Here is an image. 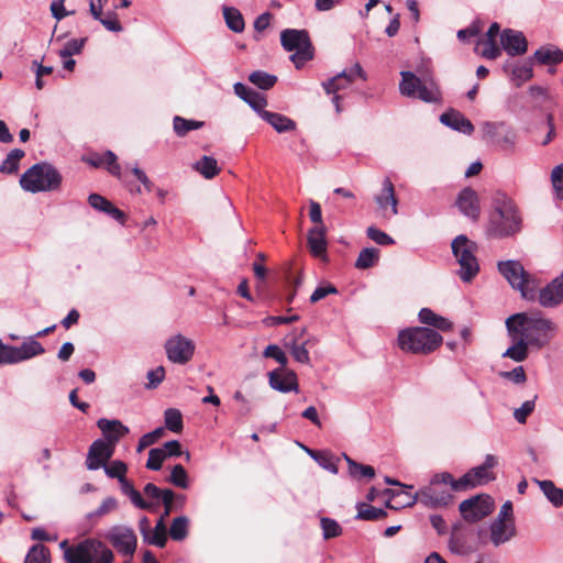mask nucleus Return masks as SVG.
<instances>
[{
    "label": "nucleus",
    "instance_id": "33",
    "mask_svg": "<svg viewBox=\"0 0 563 563\" xmlns=\"http://www.w3.org/2000/svg\"><path fill=\"white\" fill-rule=\"evenodd\" d=\"M534 58L543 65H555L563 60V52L552 46H543L534 52Z\"/></svg>",
    "mask_w": 563,
    "mask_h": 563
},
{
    "label": "nucleus",
    "instance_id": "1",
    "mask_svg": "<svg viewBox=\"0 0 563 563\" xmlns=\"http://www.w3.org/2000/svg\"><path fill=\"white\" fill-rule=\"evenodd\" d=\"M505 324L512 344L503 353V357L518 363L528 358L530 349H544L559 333V324L540 311L514 313Z\"/></svg>",
    "mask_w": 563,
    "mask_h": 563
},
{
    "label": "nucleus",
    "instance_id": "12",
    "mask_svg": "<svg viewBox=\"0 0 563 563\" xmlns=\"http://www.w3.org/2000/svg\"><path fill=\"white\" fill-rule=\"evenodd\" d=\"M356 77L365 79V74L360 64H355L353 67L342 70L340 74L322 84L327 93H334L332 102L338 113L341 112V97L338 95V92L340 90L346 89L355 80Z\"/></svg>",
    "mask_w": 563,
    "mask_h": 563
},
{
    "label": "nucleus",
    "instance_id": "9",
    "mask_svg": "<svg viewBox=\"0 0 563 563\" xmlns=\"http://www.w3.org/2000/svg\"><path fill=\"white\" fill-rule=\"evenodd\" d=\"M452 500V495L445 489H440L437 484L430 481V484L420 490L415 496H407V500L399 501L397 507H411L417 503L422 504L429 508H438L446 506Z\"/></svg>",
    "mask_w": 563,
    "mask_h": 563
},
{
    "label": "nucleus",
    "instance_id": "15",
    "mask_svg": "<svg viewBox=\"0 0 563 563\" xmlns=\"http://www.w3.org/2000/svg\"><path fill=\"white\" fill-rule=\"evenodd\" d=\"M459 510L466 521L476 522L492 512L493 501L487 495H478L463 500Z\"/></svg>",
    "mask_w": 563,
    "mask_h": 563
},
{
    "label": "nucleus",
    "instance_id": "19",
    "mask_svg": "<svg viewBox=\"0 0 563 563\" xmlns=\"http://www.w3.org/2000/svg\"><path fill=\"white\" fill-rule=\"evenodd\" d=\"M325 225H314L308 231L307 243L308 249L312 256L320 258L323 262L328 261L327 247L328 242L325 239Z\"/></svg>",
    "mask_w": 563,
    "mask_h": 563
},
{
    "label": "nucleus",
    "instance_id": "54",
    "mask_svg": "<svg viewBox=\"0 0 563 563\" xmlns=\"http://www.w3.org/2000/svg\"><path fill=\"white\" fill-rule=\"evenodd\" d=\"M264 357L274 358L280 364L279 368H286V365L288 363V358L284 351L276 344H269L266 346V349L263 352Z\"/></svg>",
    "mask_w": 563,
    "mask_h": 563
},
{
    "label": "nucleus",
    "instance_id": "38",
    "mask_svg": "<svg viewBox=\"0 0 563 563\" xmlns=\"http://www.w3.org/2000/svg\"><path fill=\"white\" fill-rule=\"evenodd\" d=\"M476 52L487 59H496L500 55V48L497 46L496 41L484 36L478 40Z\"/></svg>",
    "mask_w": 563,
    "mask_h": 563
},
{
    "label": "nucleus",
    "instance_id": "42",
    "mask_svg": "<svg viewBox=\"0 0 563 563\" xmlns=\"http://www.w3.org/2000/svg\"><path fill=\"white\" fill-rule=\"evenodd\" d=\"M164 422L165 427L172 432L179 433L184 428L183 415L180 410L176 408H168L165 410Z\"/></svg>",
    "mask_w": 563,
    "mask_h": 563
},
{
    "label": "nucleus",
    "instance_id": "49",
    "mask_svg": "<svg viewBox=\"0 0 563 563\" xmlns=\"http://www.w3.org/2000/svg\"><path fill=\"white\" fill-rule=\"evenodd\" d=\"M168 481L173 485L184 488V489L189 486L187 472L184 468V466L180 464H177L173 467Z\"/></svg>",
    "mask_w": 563,
    "mask_h": 563
},
{
    "label": "nucleus",
    "instance_id": "41",
    "mask_svg": "<svg viewBox=\"0 0 563 563\" xmlns=\"http://www.w3.org/2000/svg\"><path fill=\"white\" fill-rule=\"evenodd\" d=\"M203 124L202 121L188 120L179 115H176L173 120V128L178 136H185L188 132L202 128Z\"/></svg>",
    "mask_w": 563,
    "mask_h": 563
},
{
    "label": "nucleus",
    "instance_id": "30",
    "mask_svg": "<svg viewBox=\"0 0 563 563\" xmlns=\"http://www.w3.org/2000/svg\"><path fill=\"white\" fill-rule=\"evenodd\" d=\"M121 492L128 496L131 503L140 509L151 510L154 506L153 503L146 501L142 495L133 487V485L126 479V477H122L119 479Z\"/></svg>",
    "mask_w": 563,
    "mask_h": 563
},
{
    "label": "nucleus",
    "instance_id": "31",
    "mask_svg": "<svg viewBox=\"0 0 563 563\" xmlns=\"http://www.w3.org/2000/svg\"><path fill=\"white\" fill-rule=\"evenodd\" d=\"M418 317L421 323L431 325L441 331H448L452 328V322L450 320L437 314L429 308H422L419 311Z\"/></svg>",
    "mask_w": 563,
    "mask_h": 563
},
{
    "label": "nucleus",
    "instance_id": "29",
    "mask_svg": "<svg viewBox=\"0 0 563 563\" xmlns=\"http://www.w3.org/2000/svg\"><path fill=\"white\" fill-rule=\"evenodd\" d=\"M19 363L42 355L45 352L43 345L35 340V336H29L21 346H15Z\"/></svg>",
    "mask_w": 563,
    "mask_h": 563
},
{
    "label": "nucleus",
    "instance_id": "8",
    "mask_svg": "<svg viewBox=\"0 0 563 563\" xmlns=\"http://www.w3.org/2000/svg\"><path fill=\"white\" fill-rule=\"evenodd\" d=\"M282 46L287 52H294L290 60L300 68L313 56L311 42L306 30L286 29L280 33Z\"/></svg>",
    "mask_w": 563,
    "mask_h": 563
},
{
    "label": "nucleus",
    "instance_id": "5",
    "mask_svg": "<svg viewBox=\"0 0 563 563\" xmlns=\"http://www.w3.org/2000/svg\"><path fill=\"white\" fill-rule=\"evenodd\" d=\"M497 266L499 273L514 289L520 292L523 299L528 301H534L537 299V289L540 286L539 280L537 277L526 272L520 262L508 260L499 262Z\"/></svg>",
    "mask_w": 563,
    "mask_h": 563
},
{
    "label": "nucleus",
    "instance_id": "44",
    "mask_svg": "<svg viewBox=\"0 0 563 563\" xmlns=\"http://www.w3.org/2000/svg\"><path fill=\"white\" fill-rule=\"evenodd\" d=\"M344 459L349 466V474L352 477H354V478H361V477L372 478L375 476L374 467H372L369 465L358 464L355 461H353L351 457H349L346 454L344 455Z\"/></svg>",
    "mask_w": 563,
    "mask_h": 563
},
{
    "label": "nucleus",
    "instance_id": "2",
    "mask_svg": "<svg viewBox=\"0 0 563 563\" xmlns=\"http://www.w3.org/2000/svg\"><path fill=\"white\" fill-rule=\"evenodd\" d=\"M521 227L522 218L515 202L505 195H497L486 228L487 235L496 239L509 238L519 233Z\"/></svg>",
    "mask_w": 563,
    "mask_h": 563
},
{
    "label": "nucleus",
    "instance_id": "53",
    "mask_svg": "<svg viewBox=\"0 0 563 563\" xmlns=\"http://www.w3.org/2000/svg\"><path fill=\"white\" fill-rule=\"evenodd\" d=\"M536 399L537 396H534L530 400H526L519 408H516L514 411V418L519 423H526L527 418L533 412L536 407Z\"/></svg>",
    "mask_w": 563,
    "mask_h": 563
},
{
    "label": "nucleus",
    "instance_id": "58",
    "mask_svg": "<svg viewBox=\"0 0 563 563\" xmlns=\"http://www.w3.org/2000/svg\"><path fill=\"white\" fill-rule=\"evenodd\" d=\"M290 353L294 356V358L302 364H309L310 356L307 347L305 344H297L295 341L289 346Z\"/></svg>",
    "mask_w": 563,
    "mask_h": 563
},
{
    "label": "nucleus",
    "instance_id": "22",
    "mask_svg": "<svg viewBox=\"0 0 563 563\" xmlns=\"http://www.w3.org/2000/svg\"><path fill=\"white\" fill-rule=\"evenodd\" d=\"M456 206L460 211L467 218L477 220L479 217V202L475 190L464 188L457 196Z\"/></svg>",
    "mask_w": 563,
    "mask_h": 563
},
{
    "label": "nucleus",
    "instance_id": "32",
    "mask_svg": "<svg viewBox=\"0 0 563 563\" xmlns=\"http://www.w3.org/2000/svg\"><path fill=\"white\" fill-rule=\"evenodd\" d=\"M118 508H119L118 499L112 496H108L101 501V504L99 505V507L96 510L88 512L86 518L88 521H90L92 525H95L98 522V520L101 517H104L111 512L117 511Z\"/></svg>",
    "mask_w": 563,
    "mask_h": 563
},
{
    "label": "nucleus",
    "instance_id": "23",
    "mask_svg": "<svg viewBox=\"0 0 563 563\" xmlns=\"http://www.w3.org/2000/svg\"><path fill=\"white\" fill-rule=\"evenodd\" d=\"M440 121L442 124L466 135H471L474 131L472 122L456 110H450L442 113Z\"/></svg>",
    "mask_w": 563,
    "mask_h": 563
},
{
    "label": "nucleus",
    "instance_id": "20",
    "mask_svg": "<svg viewBox=\"0 0 563 563\" xmlns=\"http://www.w3.org/2000/svg\"><path fill=\"white\" fill-rule=\"evenodd\" d=\"M503 48L510 56L523 55L528 49V42L523 33L512 29H506L500 34Z\"/></svg>",
    "mask_w": 563,
    "mask_h": 563
},
{
    "label": "nucleus",
    "instance_id": "51",
    "mask_svg": "<svg viewBox=\"0 0 563 563\" xmlns=\"http://www.w3.org/2000/svg\"><path fill=\"white\" fill-rule=\"evenodd\" d=\"M167 457L166 451L161 448L151 449L148 452V459L146 467L150 470L158 471L162 467L163 462Z\"/></svg>",
    "mask_w": 563,
    "mask_h": 563
},
{
    "label": "nucleus",
    "instance_id": "64",
    "mask_svg": "<svg viewBox=\"0 0 563 563\" xmlns=\"http://www.w3.org/2000/svg\"><path fill=\"white\" fill-rule=\"evenodd\" d=\"M551 181L558 195L563 192V164L555 166L551 173Z\"/></svg>",
    "mask_w": 563,
    "mask_h": 563
},
{
    "label": "nucleus",
    "instance_id": "47",
    "mask_svg": "<svg viewBox=\"0 0 563 563\" xmlns=\"http://www.w3.org/2000/svg\"><path fill=\"white\" fill-rule=\"evenodd\" d=\"M511 74L515 79L519 80V82L529 80L533 76L531 60H523L515 64L511 68Z\"/></svg>",
    "mask_w": 563,
    "mask_h": 563
},
{
    "label": "nucleus",
    "instance_id": "46",
    "mask_svg": "<svg viewBox=\"0 0 563 563\" xmlns=\"http://www.w3.org/2000/svg\"><path fill=\"white\" fill-rule=\"evenodd\" d=\"M24 563H49V551L42 544L33 545L24 560Z\"/></svg>",
    "mask_w": 563,
    "mask_h": 563
},
{
    "label": "nucleus",
    "instance_id": "40",
    "mask_svg": "<svg viewBox=\"0 0 563 563\" xmlns=\"http://www.w3.org/2000/svg\"><path fill=\"white\" fill-rule=\"evenodd\" d=\"M189 519L186 516H179L173 519L169 536L175 541H183L188 536Z\"/></svg>",
    "mask_w": 563,
    "mask_h": 563
},
{
    "label": "nucleus",
    "instance_id": "56",
    "mask_svg": "<svg viewBox=\"0 0 563 563\" xmlns=\"http://www.w3.org/2000/svg\"><path fill=\"white\" fill-rule=\"evenodd\" d=\"M104 473L111 478H118V481L125 476L126 473V464L121 461H113L111 464L102 466Z\"/></svg>",
    "mask_w": 563,
    "mask_h": 563
},
{
    "label": "nucleus",
    "instance_id": "34",
    "mask_svg": "<svg viewBox=\"0 0 563 563\" xmlns=\"http://www.w3.org/2000/svg\"><path fill=\"white\" fill-rule=\"evenodd\" d=\"M194 168L206 179H212L220 172L217 159L207 155L197 161L194 165Z\"/></svg>",
    "mask_w": 563,
    "mask_h": 563
},
{
    "label": "nucleus",
    "instance_id": "24",
    "mask_svg": "<svg viewBox=\"0 0 563 563\" xmlns=\"http://www.w3.org/2000/svg\"><path fill=\"white\" fill-rule=\"evenodd\" d=\"M98 428L106 437V441L115 445V443L125 434L129 433V428L125 427L120 420H109L101 418L97 421Z\"/></svg>",
    "mask_w": 563,
    "mask_h": 563
},
{
    "label": "nucleus",
    "instance_id": "61",
    "mask_svg": "<svg viewBox=\"0 0 563 563\" xmlns=\"http://www.w3.org/2000/svg\"><path fill=\"white\" fill-rule=\"evenodd\" d=\"M366 232L367 236L379 245H389L394 243L393 238L374 227L367 228Z\"/></svg>",
    "mask_w": 563,
    "mask_h": 563
},
{
    "label": "nucleus",
    "instance_id": "63",
    "mask_svg": "<svg viewBox=\"0 0 563 563\" xmlns=\"http://www.w3.org/2000/svg\"><path fill=\"white\" fill-rule=\"evenodd\" d=\"M165 378V368L163 366H158L154 369H151L147 373L148 384L147 388L153 389L156 388Z\"/></svg>",
    "mask_w": 563,
    "mask_h": 563
},
{
    "label": "nucleus",
    "instance_id": "57",
    "mask_svg": "<svg viewBox=\"0 0 563 563\" xmlns=\"http://www.w3.org/2000/svg\"><path fill=\"white\" fill-rule=\"evenodd\" d=\"M103 157V165H107V168L109 173H111L113 176L120 178L121 177V166L117 162V155L111 152L107 151L101 155Z\"/></svg>",
    "mask_w": 563,
    "mask_h": 563
},
{
    "label": "nucleus",
    "instance_id": "45",
    "mask_svg": "<svg viewBox=\"0 0 563 563\" xmlns=\"http://www.w3.org/2000/svg\"><path fill=\"white\" fill-rule=\"evenodd\" d=\"M249 80L258 88L266 90L276 84L277 77L262 70H256L249 76Z\"/></svg>",
    "mask_w": 563,
    "mask_h": 563
},
{
    "label": "nucleus",
    "instance_id": "59",
    "mask_svg": "<svg viewBox=\"0 0 563 563\" xmlns=\"http://www.w3.org/2000/svg\"><path fill=\"white\" fill-rule=\"evenodd\" d=\"M386 516V511L382 508L367 506L365 509H360L356 518L362 520H376Z\"/></svg>",
    "mask_w": 563,
    "mask_h": 563
},
{
    "label": "nucleus",
    "instance_id": "16",
    "mask_svg": "<svg viewBox=\"0 0 563 563\" xmlns=\"http://www.w3.org/2000/svg\"><path fill=\"white\" fill-rule=\"evenodd\" d=\"M534 301L545 309H554L563 305V271L544 287H538Z\"/></svg>",
    "mask_w": 563,
    "mask_h": 563
},
{
    "label": "nucleus",
    "instance_id": "18",
    "mask_svg": "<svg viewBox=\"0 0 563 563\" xmlns=\"http://www.w3.org/2000/svg\"><path fill=\"white\" fill-rule=\"evenodd\" d=\"M114 445L104 440H96L89 448L87 455V467L89 470H98L112 457Z\"/></svg>",
    "mask_w": 563,
    "mask_h": 563
},
{
    "label": "nucleus",
    "instance_id": "21",
    "mask_svg": "<svg viewBox=\"0 0 563 563\" xmlns=\"http://www.w3.org/2000/svg\"><path fill=\"white\" fill-rule=\"evenodd\" d=\"M375 201L383 211L385 218H391L398 213V200L396 198L395 188L389 178L383 181L382 194L375 197Z\"/></svg>",
    "mask_w": 563,
    "mask_h": 563
},
{
    "label": "nucleus",
    "instance_id": "28",
    "mask_svg": "<svg viewBox=\"0 0 563 563\" xmlns=\"http://www.w3.org/2000/svg\"><path fill=\"white\" fill-rule=\"evenodd\" d=\"M262 119L271 124L272 128L278 133H284L296 129L295 121L280 113L266 111L262 113Z\"/></svg>",
    "mask_w": 563,
    "mask_h": 563
},
{
    "label": "nucleus",
    "instance_id": "11",
    "mask_svg": "<svg viewBox=\"0 0 563 563\" xmlns=\"http://www.w3.org/2000/svg\"><path fill=\"white\" fill-rule=\"evenodd\" d=\"M104 538L124 556H132L137 547V537L131 527L117 525L111 527Z\"/></svg>",
    "mask_w": 563,
    "mask_h": 563
},
{
    "label": "nucleus",
    "instance_id": "62",
    "mask_svg": "<svg viewBox=\"0 0 563 563\" xmlns=\"http://www.w3.org/2000/svg\"><path fill=\"white\" fill-rule=\"evenodd\" d=\"M500 376L511 380L512 383L520 385L526 383L527 375L522 366H517L512 371L501 372Z\"/></svg>",
    "mask_w": 563,
    "mask_h": 563
},
{
    "label": "nucleus",
    "instance_id": "3",
    "mask_svg": "<svg viewBox=\"0 0 563 563\" xmlns=\"http://www.w3.org/2000/svg\"><path fill=\"white\" fill-rule=\"evenodd\" d=\"M443 338L437 331L424 328L413 327L401 330L397 342L401 351L412 354H430L442 344Z\"/></svg>",
    "mask_w": 563,
    "mask_h": 563
},
{
    "label": "nucleus",
    "instance_id": "7",
    "mask_svg": "<svg viewBox=\"0 0 563 563\" xmlns=\"http://www.w3.org/2000/svg\"><path fill=\"white\" fill-rule=\"evenodd\" d=\"M399 91L402 96L418 98L424 102H437L441 98L440 90L432 78L421 79L412 71H401Z\"/></svg>",
    "mask_w": 563,
    "mask_h": 563
},
{
    "label": "nucleus",
    "instance_id": "10",
    "mask_svg": "<svg viewBox=\"0 0 563 563\" xmlns=\"http://www.w3.org/2000/svg\"><path fill=\"white\" fill-rule=\"evenodd\" d=\"M104 549L108 548L101 541L86 539L76 547L66 548L64 559L67 563H95Z\"/></svg>",
    "mask_w": 563,
    "mask_h": 563
},
{
    "label": "nucleus",
    "instance_id": "13",
    "mask_svg": "<svg viewBox=\"0 0 563 563\" xmlns=\"http://www.w3.org/2000/svg\"><path fill=\"white\" fill-rule=\"evenodd\" d=\"M164 347L166 356L172 363L183 365L192 358L196 344L191 339L177 333L166 340Z\"/></svg>",
    "mask_w": 563,
    "mask_h": 563
},
{
    "label": "nucleus",
    "instance_id": "25",
    "mask_svg": "<svg viewBox=\"0 0 563 563\" xmlns=\"http://www.w3.org/2000/svg\"><path fill=\"white\" fill-rule=\"evenodd\" d=\"M516 534L514 520H494L490 525V540L495 547L509 541Z\"/></svg>",
    "mask_w": 563,
    "mask_h": 563
},
{
    "label": "nucleus",
    "instance_id": "37",
    "mask_svg": "<svg viewBox=\"0 0 563 563\" xmlns=\"http://www.w3.org/2000/svg\"><path fill=\"white\" fill-rule=\"evenodd\" d=\"M545 497L555 507L563 505V489L556 487L551 481H537Z\"/></svg>",
    "mask_w": 563,
    "mask_h": 563
},
{
    "label": "nucleus",
    "instance_id": "26",
    "mask_svg": "<svg viewBox=\"0 0 563 563\" xmlns=\"http://www.w3.org/2000/svg\"><path fill=\"white\" fill-rule=\"evenodd\" d=\"M494 479V475L492 472L485 471V467L476 466L470 470L466 474H464L460 478V487H464V489L470 487H476L483 484H486Z\"/></svg>",
    "mask_w": 563,
    "mask_h": 563
},
{
    "label": "nucleus",
    "instance_id": "60",
    "mask_svg": "<svg viewBox=\"0 0 563 563\" xmlns=\"http://www.w3.org/2000/svg\"><path fill=\"white\" fill-rule=\"evenodd\" d=\"M431 482L437 485L449 484L453 490H463L464 489V487L459 486L460 479H454L453 476L448 472L435 474L432 477Z\"/></svg>",
    "mask_w": 563,
    "mask_h": 563
},
{
    "label": "nucleus",
    "instance_id": "17",
    "mask_svg": "<svg viewBox=\"0 0 563 563\" xmlns=\"http://www.w3.org/2000/svg\"><path fill=\"white\" fill-rule=\"evenodd\" d=\"M268 384L274 390L283 394L290 391L298 393L299 384L297 375L288 368H277L268 373Z\"/></svg>",
    "mask_w": 563,
    "mask_h": 563
},
{
    "label": "nucleus",
    "instance_id": "6",
    "mask_svg": "<svg viewBox=\"0 0 563 563\" xmlns=\"http://www.w3.org/2000/svg\"><path fill=\"white\" fill-rule=\"evenodd\" d=\"M452 253L460 265L457 275L463 282H471L479 272V264L475 256L477 245L466 235H457L451 243Z\"/></svg>",
    "mask_w": 563,
    "mask_h": 563
},
{
    "label": "nucleus",
    "instance_id": "27",
    "mask_svg": "<svg viewBox=\"0 0 563 563\" xmlns=\"http://www.w3.org/2000/svg\"><path fill=\"white\" fill-rule=\"evenodd\" d=\"M88 202L93 209L109 214L111 218H113L120 223L124 222L125 214L104 197L98 194H91L88 197Z\"/></svg>",
    "mask_w": 563,
    "mask_h": 563
},
{
    "label": "nucleus",
    "instance_id": "52",
    "mask_svg": "<svg viewBox=\"0 0 563 563\" xmlns=\"http://www.w3.org/2000/svg\"><path fill=\"white\" fill-rule=\"evenodd\" d=\"M85 42L86 38H73L65 44V46L59 51L58 55L62 58H67L73 55L80 54Z\"/></svg>",
    "mask_w": 563,
    "mask_h": 563
},
{
    "label": "nucleus",
    "instance_id": "4",
    "mask_svg": "<svg viewBox=\"0 0 563 563\" xmlns=\"http://www.w3.org/2000/svg\"><path fill=\"white\" fill-rule=\"evenodd\" d=\"M20 186L24 191L36 194L58 189L62 175L51 164L42 162L34 164L20 177Z\"/></svg>",
    "mask_w": 563,
    "mask_h": 563
},
{
    "label": "nucleus",
    "instance_id": "39",
    "mask_svg": "<svg viewBox=\"0 0 563 563\" xmlns=\"http://www.w3.org/2000/svg\"><path fill=\"white\" fill-rule=\"evenodd\" d=\"M379 258V251L375 247L363 249L355 262V267L358 269H367L373 267Z\"/></svg>",
    "mask_w": 563,
    "mask_h": 563
},
{
    "label": "nucleus",
    "instance_id": "14",
    "mask_svg": "<svg viewBox=\"0 0 563 563\" xmlns=\"http://www.w3.org/2000/svg\"><path fill=\"white\" fill-rule=\"evenodd\" d=\"M483 136L499 145L503 150L514 148L517 135L504 122H484L482 124Z\"/></svg>",
    "mask_w": 563,
    "mask_h": 563
},
{
    "label": "nucleus",
    "instance_id": "36",
    "mask_svg": "<svg viewBox=\"0 0 563 563\" xmlns=\"http://www.w3.org/2000/svg\"><path fill=\"white\" fill-rule=\"evenodd\" d=\"M223 16H224L228 27L231 31H233L235 33H240L244 30V26H245L244 20H243L241 12L238 9L231 8V7H224L223 8Z\"/></svg>",
    "mask_w": 563,
    "mask_h": 563
},
{
    "label": "nucleus",
    "instance_id": "50",
    "mask_svg": "<svg viewBox=\"0 0 563 563\" xmlns=\"http://www.w3.org/2000/svg\"><path fill=\"white\" fill-rule=\"evenodd\" d=\"M320 525L324 539L335 538L342 533V528L334 519L323 517L320 520Z\"/></svg>",
    "mask_w": 563,
    "mask_h": 563
},
{
    "label": "nucleus",
    "instance_id": "48",
    "mask_svg": "<svg viewBox=\"0 0 563 563\" xmlns=\"http://www.w3.org/2000/svg\"><path fill=\"white\" fill-rule=\"evenodd\" d=\"M244 101L255 112H257L261 118H262V113L266 112L265 107L267 106V100L262 93H260L255 90H252V92L247 96V98H244Z\"/></svg>",
    "mask_w": 563,
    "mask_h": 563
},
{
    "label": "nucleus",
    "instance_id": "35",
    "mask_svg": "<svg viewBox=\"0 0 563 563\" xmlns=\"http://www.w3.org/2000/svg\"><path fill=\"white\" fill-rule=\"evenodd\" d=\"M23 150L14 148L9 152L5 159L0 165V173L15 174L19 170L20 161L24 157Z\"/></svg>",
    "mask_w": 563,
    "mask_h": 563
},
{
    "label": "nucleus",
    "instance_id": "43",
    "mask_svg": "<svg viewBox=\"0 0 563 563\" xmlns=\"http://www.w3.org/2000/svg\"><path fill=\"white\" fill-rule=\"evenodd\" d=\"M151 537H150V544L156 545L158 548H164L167 542V532H166V525H165V518L162 516L154 529H151Z\"/></svg>",
    "mask_w": 563,
    "mask_h": 563
},
{
    "label": "nucleus",
    "instance_id": "55",
    "mask_svg": "<svg viewBox=\"0 0 563 563\" xmlns=\"http://www.w3.org/2000/svg\"><path fill=\"white\" fill-rule=\"evenodd\" d=\"M384 494L387 495L390 500L386 503V506L388 508L398 509L397 507L399 501L407 500V496H415V494H411L405 489L401 490H395V489H385Z\"/></svg>",
    "mask_w": 563,
    "mask_h": 563
}]
</instances>
